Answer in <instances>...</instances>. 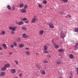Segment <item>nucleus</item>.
Instances as JSON below:
<instances>
[{
    "instance_id": "obj_34",
    "label": "nucleus",
    "mask_w": 78,
    "mask_h": 78,
    "mask_svg": "<svg viewBox=\"0 0 78 78\" xmlns=\"http://www.w3.org/2000/svg\"><path fill=\"white\" fill-rule=\"evenodd\" d=\"M43 2L44 4H47V1L45 0L43 1Z\"/></svg>"
},
{
    "instance_id": "obj_39",
    "label": "nucleus",
    "mask_w": 78,
    "mask_h": 78,
    "mask_svg": "<svg viewBox=\"0 0 78 78\" xmlns=\"http://www.w3.org/2000/svg\"><path fill=\"white\" fill-rule=\"evenodd\" d=\"M43 67L44 69H46L47 68V66L46 65H44Z\"/></svg>"
},
{
    "instance_id": "obj_14",
    "label": "nucleus",
    "mask_w": 78,
    "mask_h": 78,
    "mask_svg": "<svg viewBox=\"0 0 78 78\" xmlns=\"http://www.w3.org/2000/svg\"><path fill=\"white\" fill-rule=\"evenodd\" d=\"M6 70V68L5 66L1 68V70L2 71H5Z\"/></svg>"
},
{
    "instance_id": "obj_32",
    "label": "nucleus",
    "mask_w": 78,
    "mask_h": 78,
    "mask_svg": "<svg viewBox=\"0 0 78 78\" xmlns=\"http://www.w3.org/2000/svg\"><path fill=\"white\" fill-rule=\"evenodd\" d=\"M12 10H14L15 9H16V7L14 6H12Z\"/></svg>"
},
{
    "instance_id": "obj_20",
    "label": "nucleus",
    "mask_w": 78,
    "mask_h": 78,
    "mask_svg": "<svg viewBox=\"0 0 78 78\" xmlns=\"http://www.w3.org/2000/svg\"><path fill=\"white\" fill-rule=\"evenodd\" d=\"M23 6H24V4L23 3H21L20 5V8H22Z\"/></svg>"
},
{
    "instance_id": "obj_37",
    "label": "nucleus",
    "mask_w": 78,
    "mask_h": 78,
    "mask_svg": "<svg viewBox=\"0 0 78 78\" xmlns=\"http://www.w3.org/2000/svg\"><path fill=\"white\" fill-rule=\"evenodd\" d=\"M58 13H59V14H64V12H59Z\"/></svg>"
},
{
    "instance_id": "obj_46",
    "label": "nucleus",
    "mask_w": 78,
    "mask_h": 78,
    "mask_svg": "<svg viewBox=\"0 0 78 78\" xmlns=\"http://www.w3.org/2000/svg\"><path fill=\"white\" fill-rule=\"evenodd\" d=\"M25 22L26 23H28L29 22V21H28V20H27V21H25Z\"/></svg>"
},
{
    "instance_id": "obj_1",
    "label": "nucleus",
    "mask_w": 78,
    "mask_h": 78,
    "mask_svg": "<svg viewBox=\"0 0 78 78\" xmlns=\"http://www.w3.org/2000/svg\"><path fill=\"white\" fill-rule=\"evenodd\" d=\"M9 30H12V31H16V29H17V27H12L11 26H10L9 27Z\"/></svg>"
},
{
    "instance_id": "obj_38",
    "label": "nucleus",
    "mask_w": 78,
    "mask_h": 78,
    "mask_svg": "<svg viewBox=\"0 0 78 78\" xmlns=\"http://www.w3.org/2000/svg\"><path fill=\"white\" fill-rule=\"evenodd\" d=\"M19 76L20 77V78H21V77L22 76V73H20V74L19 75Z\"/></svg>"
},
{
    "instance_id": "obj_35",
    "label": "nucleus",
    "mask_w": 78,
    "mask_h": 78,
    "mask_svg": "<svg viewBox=\"0 0 78 78\" xmlns=\"http://www.w3.org/2000/svg\"><path fill=\"white\" fill-rule=\"evenodd\" d=\"M75 32H78V28H77L74 30Z\"/></svg>"
},
{
    "instance_id": "obj_54",
    "label": "nucleus",
    "mask_w": 78,
    "mask_h": 78,
    "mask_svg": "<svg viewBox=\"0 0 78 78\" xmlns=\"http://www.w3.org/2000/svg\"><path fill=\"white\" fill-rule=\"evenodd\" d=\"M49 58H51V55H49Z\"/></svg>"
},
{
    "instance_id": "obj_26",
    "label": "nucleus",
    "mask_w": 78,
    "mask_h": 78,
    "mask_svg": "<svg viewBox=\"0 0 78 78\" xmlns=\"http://www.w3.org/2000/svg\"><path fill=\"white\" fill-rule=\"evenodd\" d=\"M21 20L23 21H25V20H27V18H24Z\"/></svg>"
},
{
    "instance_id": "obj_8",
    "label": "nucleus",
    "mask_w": 78,
    "mask_h": 78,
    "mask_svg": "<svg viewBox=\"0 0 78 78\" xmlns=\"http://www.w3.org/2000/svg\"><path fill=\"white\" fill-rule=\"evenodd\" d=\"M5 72H3L1 73V74H0V76H5Z\"/></svg>"
},
{
    "instance_id": "obj_9",
    "label": "nucleus",
    "mask_w": 78,
    "mask_h": 78,
    "mask_svg": "<svg viewBox=\"0 0 78 78\" xmlns=\"http://www.w3.org/2000/svg\"><path fill=\"white\" fill-rule=\"evenodd\" d=\"M69 58H70V59H73L74 58V57L73 56V55L71 54H69Z\"/></svg>"
},
{
    "instance_id": "obj_49",
    "label": "nucleus",
    "mask_w": 78,
    "mask_h": 78,
    "mask_svg": "<svg viewBox=\"0 0 78 78\" xmlns=\"http://www.w3.org/2000/svg\"><path fill=\"white\" fill-rule=\"evenodd\" d=\"M36 67H37V68H38V67H39V66H38V65H36Z\"/></svg>"
},
{
    "instance_id": "obj_29",
    "label": "nucleus",
    "mask_w": 78,
    "mask_h": 78,
    "mask_svg": "<svg viewBox=\"0 0 78 78\" xmlns=\"http://www.w3.org/2000/svg\"><path fill=\"white\" fill-rule=\"evenodd\" d=\"M38 6L40 8H42V5H41V4H39L38 5Z\"/></svg>"
},
{
    "instance_id": "obj_4",
    "label": "nucleus",
    "mask_w": 78,
    "mask_h": 78,
    "mask_svg": "<svg viewBox=\"0 0 78 78\" xmlns=\"http://www.w3.org/2000/svg\"><path fill=\"white\" fill-rule=\"evenodd\" d=\"M49 26L51 28H55V26L52 23H50L49 24Z\"/></svg>"
},
{
    "instance_id": "obj_52",
    "label": "nucleus",
    "mask_w": 78,
    "mask_h": 78,
    "mask_svg": "<svg viewBox=\"0 0 78 78\" xmlns=\"http://www.w3.org/2000/svg\"><path fill=\"white\" fill-rule=\"evenodd\" d=\"M37 69H41V67H40L39 66V67H38Z\"/></svg>"
},
{
    "instance_id": "obj_53",
    "label": "nucleus",
    "mask_w": 78,
    "mask_h": 78,
    "mask_svg": "<svg viewBox=\"0 0 78 78\" xmlns=\"http://www.w3.org/2000/svg\"><path fill=\"white\" fill-rule=\"evenodd\" d=\"M71 75V76H73V74H72V73H71L70 74Z\"/></svg>"
},
{
    "instance_id": "obj_17",
    "label": "nucleus",
    "mask_w": 78,
    "mask_h": 78,
    "mask_svg": "<svg viewBox=\"0 0 78 78\" xmlns=\"http://www.w3.org/2000/svg\"><path fill=\"white\" fill-rule=\"evenodd\" d=\"M25 53L26 55H27L28 56H29L30 55V52L28 51H26L25 52Z\"/></svg>"
},
{
    "instance_id": "obj_5",
    "label": "nucleus",
    "mask_w": 78,
    "mask_h": 78,
    "mask_svg": "<svg viewBox=\"0 0 78 78\" xmlns=\"http://www.w3.org/2000/svg\"><path fill=\"white\" fill-rule=\"evenodd\" d=\"M10 72L12 74H14V73H16V70L14 69H12L10 70Z\"/></svg>"
},
{
    "instance_id": "obj_36",
    "label": "nucleus",
    "mask_w": 78,
    "mask_h": 78,
    "mask_svg": "<svg viewBox=\"0 0 78 78\" xmlns=\"http://www.w3.org/2000/svg\"><path fill=\"white\" fill-rule=\"evenodd\" d=\"M44 63H45V64H46L47 63H48V61H47L46 60H44V62H43Z\"/></svg>"
},
{
    "instance_id": "obj_2",
    "label": "nucleus",
    "mask_w": 78,
    "mask_h": 78,
    "mask_svg": "<svg viewBox=\"0 0 78 78\" xmlns=\"http://www.w3.org/2000/svg\"><path fill=\"white\" fill-rule=\"evenodd\" d=\"M60 36L61 38H64L65 37V36L64 35V34L63 33V31L62 30L61 31V34Z\"/></svg>"
},
{
    "instance_id": "obj_24",
    "label": "nucleus",
    "mask_w": 78,
    "mask_h": 78,
    "mask_svg": "<svg viewBox=\"0 0 78 78\" xmlns=\"http://www.w3.org/2000/svg\"><path fill=\"white\" fill-rule=\"evenodd\" d=\"M5 34V31H2V33L1 34H0L1 35H4V34Z\"/></svg>"
},
{
    "instance_id": "obj_42",
    "label": "nucleus",
    "mask_w": 78,
    "mask_h": 78,
    "mask_svg": "<svg viewBox=\"0 0 78 78\" xmlns=\"http://www.w3.org/2000/svg\"><path fill=\"white\" fill-rule=\"evenodd\" d=\"M10 47L11 48H14V45L13 44H11V45H10Z\"/></svg>"
},
{
    "instance_id": "obj_44",
    "label": "nucleus",
    "mask_w": 78,
    "mask_h": 78,
    "mask_svg": "<svg viewBox=\"0 0 78 78\" xmlns=\"http://www.w3.org/2000/svg\"><path fill=\"white\" fill-rule=\"evenodd\" d=\"M76 71L77 72V74L78 75V68H76Z\"/></svg>"
},
{
    "instance_id": "obj_28",
    "label": "nucleus",
    "mask_w": 78,
    "mask_h": 78,
    "mask_svg": "<svg viewBox=\"0 0 78 78\" xmlns=\"http://www.w3.org/2000/svg\"><path fill=\"white\" fill-rule=\"evenodd\" d=\"M27 8H28V6H27V5H26L24 6V9L26 10L27 9Z\"/></svg>"
},
{
    "instance_id": "obj_13",
    "label": "nucleus",
    "mask_w": 78,
    "mask_h": 78,
    "mask_svg": "<svg viewBox=\"0 0 78 78\" xmlns=\"http://www.w3.org/2000/svg\"><path fill=\"white\" fill-rule=\"evenodd\" d=\"M56 63L58 65H59L61 64V61H60V60H57L56 62Z\"/></svg>"
},
{
    "instance_id": "obj_55",
    "label": "nucleus",
    "mask_w": 78,
    "mask_h": 78,
    "mask_svg": "<svg viewBox=\"0 0 78 78\" xmlns=\"http://www.w3.org/2000/svg\"><path fill=\"white\" fill-rule=\"evenodd\" d=\"M16 24H17L18 25V23H17V22H16Z\"/></svg>"
},
{
    "instance_id": "obj_19",
    "label": "nucleus",
    "mask_w": 78,
    "mask_h": 78,
    "mask_svg": "<svg viewBox=\"0 0 78 78\" xmlns=\"http://www.w3.org/2000/svg\"><path fill=\"white\" fill-rule=\"evenodd\" d=\"M41 73L42 75H45V72L44 70H41Z\"/></svg>"
},
{
    "instance_id": "obj_23",
    "label": "nucleus",
    "mask_w": 78,
    "mask_h": 78,
    "mask_svg": "<svg viewBox=\"0 0 78 78\" xmlns=\"http://www.w3.org/2000/svg\"><path fill=\"white\" fill-rule=\"evenodd\" d=\"M7 8H8V9H9V10H11V8L9 5H8L7 6Z\"/></svg>"
},
{
    "instance_id": "obj_47",
    "label": "nucleus",
    "mask_w": 78,
    "mask_h": 78,
    "mask_svg": "<svg viewBox=\"0 0 78 78\" xmlns=\"http://www.w3.org/2000/svg\"><path fill=\"white\" fill-rule=\"evenodd\" d=\"M25 49L27 50H29V48H25Z\"/></svg>"
},
{
    "instance_id": "obj_6",
    "label": "nucleus",
    "mask_w": 78,
    "mask_h": 78,
    "mask_svg": "<svg viewBox=\"0 0 78 78\" xmlns=\"http://www.w3.org/2000/svg\"><path fill=\"white\" fill-rule=\"evenodd\" d=\"M22 37L24 38H28L29 36L27 35L26 34H23L22 35Z\"/></svg>"
},
{
    "instance_id": "obj_27",
    "label": "nucleus",
    "mask_w": 78,
    "mask_h": 78,
    "mask_svg": "<svg viewBox=\"0 0 78 78\" xmlns=\"http://www.w3.org/2000/svg\"><path fill=\"white\" fill-rule=\"evenodd\" d=\"M22 30H24L25 31H26L27 30V29L26 28V27H22Z\"/></svg>"
},
{
    "instance_id": "obj_41",
    "label": "nucleus",
    "mask_w": 78,
    "mask_h": 78,
    "mask_svg": "<svg viewBox=\"0 0 78 78\" xmlns=\"http://www.w3.org/2000/svg\"><path fill=\"white\" fill-rule=\"evenodd\" d=\"M54 41V40L53 39L52 40V43L53 44V45H55V44H56L55 43H54L53 42Z\"/></svg>"
},
{
    "instance_id": "obj_25",
    "label": "nucleus",
    "mask_w": 78,
    "mask_h": 78,
    "mask_svg": "<svg viewBox=\"0 0 78 78\" xmlns=\"http://www.w3.org/2000/svg\"><path fill=\"white\" fill-rule=\"evenodd\" d=\"M66 18H68V17H69V18H70L71 17V16L70 15L68 14L66 16Z\"/></svg>"
},
{
    "instance_id": "obj_15",
    "label": "nucleus",
    "mask_w": 78,
    "mask_h": 78,
    "mask_svg": "<svg viewBox=\"0 0 78 78\" xmlns=\"http://www.w3.org/2000/svg\"><path fill=\"white\" fill-rule=\"evenodd\" d=\"M23 22L22 21H21L18 23V25H23Z\"/></svg>"
},
{
    "instance_id": "obj_21",
    "label": "nucleus",
    "mask_w": 78,
    "mask_h": 78,
    "mask_svg": "<svg viewBox=\"0 0 78 78\" xmlns=\"http://www.w3.org/2000/svg\"><path fill=\"white\" fill-rule=\"evenodd\" d=\"M2 45L3 47H4L5 48V49H7V46L6 45V44H3Z\"/></svg>"
},
{
    "instance_id": "obj_31",
    "label": "nucleus",
    "mask_w": 78,
    "mask_h": 78,
    "mask_svg": "<svg viewBox=\"0 0 78 78\" xmlns=\"http://www.w3.org/2000/svg\"><path fill=\"white\" fill-rule=\"evenodd\" d=\"M55 48H59V46L57 45H55Z\"/></svg>"
},
{
    "instance_id": "obj_16",
    "label": "nucleus",
    "mask_w": 78,
    "mask_h": 78,
    "mask_svg": "<svg viewBox=\"0 0 78 78\" xmlns=\"http://www.w3.org/2000/svg\"><path fill=\"white\" fill-rule=\"evenodd\" d=\"M24 47V45L22 44H20L19 45V47L20 48H23Z\"/></svg>"
},
{
    "instance_id": "obj_40",
    "label": "nucleus",
    "mask_w": 78,
    "mask_h": 78,
    "mask_svg": "<svg viewBox=\"0 0 78 78\" xmlns=\"http://www.w3.org/2000/svg\"><path fill=\"white\" fill-rule=\"evenodd\" d=\"M18 41H19V42H20V40H21V38H18L17 39Z\"/></svg>"
},
{
    "instance_id": "obj_43",
    "label": "nucleus",
    "mask_w": 78,
    "mask_h": 78,
    "mask_svg": "<svg viewBox=\"0 0 78 78\" xmlns=\"http://www.w3.org/2000/svg\"><path fill=\"white\" fill-rule=\"evenodd\" d=\"M44 53H48V51H47V50H45V51H44Z\"/></svg>"
},
{
    "instance_id": "obj_56",
    "label": "nucleus",
    "mask_w": 78,
    "mask_h": 78,
    "mask_svg": "<svg viewBox=\"0 0 78 78\" xmlns=\"http://www.w3.org/2000/svg\"><path fill=\"white\" fill-rule=\"evenodd\" d=\"M36 55H38V53H37V54H36Z\"/></svg>"
},
{
    "instance_id": "obj_48",
    "label": "nucleus",
    "mask_w": 78,
    "mask_h": 78,
    "mask_svg": "<svg viewBox=\"0 0 78 78\" xmlns=\"http://www.w3.org/2000/svg\"><path fill=\"white\" fill-rule=\"evenodd\" d=\"M9 54L10 55H12V52H10L9 53Z\"/></svg>"
},
{
    "instance_id": "obj_51",
    "label": "nucleus",
    "mask_w": 78,
    "mask_h": 78,
    "mask_svg": "<svg viewBox=\"0 0 78 78\" xmlns=\"http://www.w3.org/2000/svg\"><path fill=\"white\" fill-rule=\"evenodd\" d=\"M2 50V48L0 47V50Z\"/></svg>"
},
{
    "instance_id": "obj_33",
    "label": "nucleus",
    "mask_w": 78,
    "mask_h": 78,
    "mask_svg": "<svg viewBox=\"0 0 78 78\" xmlns=\"http://www.w3.org/2000/svg\"><path fill=\"white\" fill-rule=\"evenodd\" d=\"M15 63L16 64V65H17L19 64V62H18V61H17L16 60H15Z\"/></svg>"
},
{
    "instance_id": "obj_10",
    "label": "nucleus",
    "mask_w": 78,
    "mask_h": 78,
    "mask_svg": "<svg viewBox=\"0 0 78 78\" xmlns=\"http://www.w3.org/2000/svg\"><path fill=\"white\" fill-rule=\"evenodd\" d=\"M77 46H78V43H77L76 45L74 46V48L75 50H76L78 49V47Z\"/></svg>"
},
{
    "instance_id": "obj_3",
    "label": "nucleus",
    "mask_w": 78,
    "mask_h": 78,
    "mask_svg": "<svg viewBox=\"0 0 78 78\" xmlns=\"http://www.w3.org/2000/svg\"><path fill=\"white\" fill-rule=\"evenodd\" d=\"M36 20H37V18H36V17H35L32 19L31 22L33 23H35L36 22Z\"/></svg>"
},
{
    "instance_id": "obj_50",
    "label": "nucleus",
    "mask_w": 78,
    "mask_h": 78,
    "mask_svg": "<svg viewBox=\"0 0 78 78\" xmlns=\"http://www.w3.org/2000/svg\"><path fill=\"white\" fill-rule=\"evenodd\" d=\"M0 55H3V53H2V52H0Z\"/></svg>"
},
{
    "instance_id": "obj_18",
    "label": "nucleus",
    "mask_w": 78,
    "mask_h": 78,
    "mask_svg": "<svg viewBox=\"0 0 78 78\" xmlns=\"http://www.w3.org/2000/svg\"><path fill=\"white\" fill-rule=\"evenodd\" d=\"M44 50H47L48 49V47H47V46L44 45Z\"/></svg>"
},
{
    "instance_id": "obj_30",
    "label": "nucleus",
    "mask_w": 78,
    "mask_h": 78,
    "mask_svg": "<svg viewBox=\"0 0 78 78\" xmlns=\"http://www.w3.org/2000/svg\"><path fill=\"white\" fill-rule=\"evenodd\" d=\"M13 45H14V46L16 47L17 46V43L16 42H14L13 43Z\"/></svg>"
},
{
    "instance_id": "obj_45",
    "label": "nucleus",
    "mask_w": 78,
    "mask_h": 78,
    "mask_svg": "<svg viewBox=\"0 0 78 78\" xmlns=\"http://www.w3.org/2000/svg\"><path fill=\"white\" fill-rule=\"evenodd\" d=\"M14 31H12V34H15V33H14Z\"/></svg>"
},
{
    "instance_id": "obj_22",
    "label": "nucleus",
    "mask_w": 78,
    "mask_h": 78,
    "mask_svg": "<svg viewBox=\"0 0 78 78\" xmlns=\"http://www.w3.org/2000/svg\"><path fill=\"white\" fill-rule=\"evenodd\" d=\"M58 51L60 53H62L64 52V50L62 49H60L58 50Z\"/></svg>"
},
{
    "instance_id": "obj_7",
    "label": "nucleus",
    "mask_w": 78,
    "mask_h": 78,
    "mask_svg": "<svg viewBox=\"0 0 78 78\" xmlns=\"http://www.w3.org/2000/svg\"><path fill=\"white\" fill-rule=\"evenodd\" d=\"M44 33V30H41L39 31V34L40 35H43Z\"/></svg>"
},
{
    "instance_id": "obj_11",
    "label": "nucleus",
    "mask_w": 78,
    "mask_h": 78,
    "mask_svg": "<svg viewBox=\"0 0 78 78\" xmlns=\"http://www.w3.org/2000/svg\"><path fill=\"white\" fill-rule=\"evenodd\" d=\"M20 11L21 12H23V13H25L27 12V10H25V9H23L20 10Z\"/></svg>"
},
{
    "instance_id": "obj_12",
    "label": "nucleus",
    "mask_w": 78,
    "mask_h": 78,
    "mask_svg": "<svg viewBox=\"0 0 78 78\" xmlns=\"http://www.w3.org/2000/svg\"><path fill=\"white\" fill-rule=\"evenodd\" d=\"M4 66L6 68H8V67H10V64H5L4 65Z\"/></svg>"
}]
</instances>
